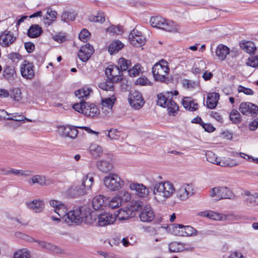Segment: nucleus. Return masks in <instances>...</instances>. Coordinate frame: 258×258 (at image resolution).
I'll return each mask as SVG.
<instances>
[{
	"mask_svg": "<svg viewBox=\"0 0 258 258\" xmlns=\"http://www.w3.org/2000/svg\"><path fill=\"white\" fill-rule=\"evenodd\" d=\"M128 102L131 106L136 109H139L145 103L142 94L137 91L130 93Z\"/></svg>",
	"mask_w": 258,
	"mask_h": 258,
	"instance_id": "obj_8",
	"label": "nucleus"
},
{
	"mask_svg": "<svg viewBox=\"0 0 258 258\" xmlns=\"http://www.w3.org/2000/svg\"><path fill=\"white\" fill-rule=\"evenodd\" d=\"M80 182L74 183L67 190V195L71 198H78L87 194V191Z\"/></svg>",
	"mask_w": 258,
	"mask_h": 258,
	"instance_id": "obj_9",
	"label": "nucleus"
},
{
	"mask_svg": "<svg viewBox=\"0 0 258 258\" xmlns=\"http://www.w3.org/2000/svg\"><path fill=\"white\" fill-rule=\"evenodd\" d=\"M246 64L248 66L255 68L258 66V55L251 56L249 57L246 62Z\"/></svg>",
	"mask_w": 258,
	"mask_h": 258,
	"instance_id": "obj_60",
	"label": "nucleus"
},
{
	"mask_svg": "<svg viewBox=\"0 0 258 258\" xmlns=\"http://www.w3.org/2000/svg\"><path fill=\"white\" fill-rule=\"evenodd\" d=\"M90 35L91 33L88 30L83 29L79 34V38L82 41L86 42L89 39Z\"/></svg>",
	"mask_w": 258,
	"mask_h": 258,
	"instance_id": "obj_55",
	"label": "nucleus"
},
{
	"mask_svg": "<svg viewBox=\"0 0 258 258\" xmlns=\"http://www.w3.org/2000/svg\"><path fill=\"white\" fill-rule=\"evenodd\" d=\"M96 215L89 211H83L81 208L71 210L68 212L66 222L79 224L82 222L92 224L96 220Z\"/></svg>",
	"mask_w": 258,
	"mask_h": 258,
	"instance_id": "obj_1",
	"label": "nucleus"
},
{
	"mask_svg": "<svg viewBox=\"0 0 258 258\" xmlns=\"http://www.w3.org/2000/svg\"><path fill=\"white\" fill-rule=\"evenodd\" d=\"M118 64L119 65V70L121 72H122L123 71H126L128 68V66L131 64V61L122 57L119 59Z\"/></svg>",
	"mask_w": 258,
	"mask_h": 258,
	"instance_id": "obj_51",
	"label": "nucleus"
},
{
	"mask_svg": "<svg viewBox=\"0 0 258 258\" xmlns=\"http://www.w3.org/2000/svg\"><path fill=\"white\" fill-rule=\"evenodd\" d=\"M206 157L208 162L222 167H234L238 165L234 160L230 158L218 159L216 155L210 151L206 153Z\"/></svg>",
	"mask_w": 258,
	"mask_h": 258,
	"instance_id": "obj_5",
	"label": "nucleus"
},
{
	"mask_svg": "<svg viewBox=\"0 0 258 258\" xmlns=\"http://www.w3.org/2000/svg\"><path fill=\"white\" fill-rule=\"evenodd\" d=\"M86 102L84 101H81L79 103H75L73 105V108L76 111L83 113L84 107H85Z\"/></svg>",
	"mask_w": 258,
	"mask_h": 258,
	"instance_id": "obj_62",
	"label": "nucleus"
},
{
	"mask_svg": "<svg viewBox=\"0 0 258 258\" xmlns=\"http://www.w3.org/2000/svg\"><path fill=\"white\" fill-rule=\"evenodd\" d=\"M22 92L19 88H14L10 90L9 96L14 101L19 102L22 99Z\"/></svg>",
	"mask_w": 258,
	"mask_h": 258,
	"instance_id": "obj_38",
	"label": "nucleus"
},
{
	"mask_svg": "<svg viewBox=\"0 0 258 258\" xmlns=\"http://www.w3.org/2000/svg\"><path fill=\"white\" fill-rule=\"evenodd\" d=\"M122 204L119 196H115L111 199L109 202L108 206L111 209L118 208Z\"/></svg>",
	"mask_w": 258,
	"mask_h": 258,
	"instance_id": "obj_50",
	"label": "nucleus"
},
{
	"mask_svg": "<svg viewBox=\"0 0 258 258\" xmlns=\"http://www.w3.org/2000/svg\"><path fill=\"white\" fill-rule=\"evenodd\" d=\"M241 47L248 53H254L256 47L252 42L247 41L242 44Z\"/></svg>",
	"mask_w": 258,
	"mask_h": 258,
	"instance_id": "obj_47",
	"label": "nucleus"
},
{
	"mask_svg": "<svg viewBox=\"0 0 258 258\" xmlns=\"http://www.w3.org/2000/svg\"><path fill=\"white\" fill-rule=\"evenodd\" d=\"M98 87L102 90L110 91L111 94L114 93V87L111 81L107 79L105 82L100 83L98 84Z\"/></svg>",
	"mask_w": 258,
	"mask_h": 258,
	"instance_id": "obj_41",
	"label": "nucleus"
},
{
	"mask_svg": "<svg viewBox=\"0 0 258 258\" xmlns=\"http://www.w3.org/2000/svg\"><path fill=\"white\" fill-rule=\"evenodd\" d=\"M107 136L111 140H118L120 137V132L117 129L111 128L108 131Z\"/></svg>",
	"mask_w": 258,
	"mask_h": 258,
	"instance_id": "obj_54",
	"label": "nucleus"
},
{
	"mask_svg": "<svg viewBox=\"0 0 258 258\" xmlns=\"http://www.w3.org/2000/svg\"><path fill=\"white\" fill-rule=\"evenodd\" d=\"M141 71V65L138 63L135 65L132 69L128 71V74L131 77H136L139 75Z\"/></svg>",
	"mask_w": 258,
	"mask_h": 258,
	"instance_id": "obj_58",
	"label": "nucleus"
},
{
	"mask_svg": "<svg viewBox=\"0 0 258 258\" xmlns=\"http://www.w3.org/2000/svg\"><path fill=\"white\" fill-rule=\"evenodd\" d=\"M172 99V98H170L167 104L166 107H167L168 114L170 115L174 116L176 111L178 110V106Z\"/></svg>",
	"mask_w": 258,
	"mask_h": 258,
	"instance_id": "obj_40",
	"label": "nucleus"
},
{
	"mask_svg": "<svg viewBox=\"0 0 258 258\" xmlns=\"http://www.w3.org/2000/svg\"><path fill=\"white\" fill-rule=\"evenodd\" d=\"M220 98V95L216 92H212L208 94L207 97L206 105L210 109L215 108Z\"/></svg>",
	"mask_w": 258,
	"mask_h": 258,
	"instance_id": "obj_24",
	"label": "nucleus"
},
{
	"mask_svg": "<svg viewBox=\"0 0 258 258\" xmlns=\"http://www.w3.org/2000/svg\"><path fill=\"white\" fill-rule=\"evenodd\" d=\"M130 188L132 190H135L136 194L141 198L148 196L149 190L144 184L136 182H133L130 184Z\"/></svg>",
	"mask_w": 258,
	"mask_h": 258,
	"instance_id": "obj_19",
	"label": "nucleus"
},
{
	"mask_svg": "<svg viewBox=\"0 0 258 258\" xmlns=\"http://www.w3.org/2000/svg\"><path fill=\"white\" fill-rule=\"evenodd\" d=\"M94 52L93 46L87 43L82 46L78 52V57L83 62H86Z\"/></svg>",
	"mask_w": 258,
	"mask_h": 258,
	"instance_id": "obj_14",
	"label": "nucleus"
},
{
	"mask_svg": "<svg viewBox=\"0 0 258 258\" xmlns=\"http://www.w3.org/2000/svg\"><path fill=\"white\" fill-rule=\"evenodd\" d=\"M230 49L223 44H219L216 50V55L218 57V58L221 60H223L225 59L227 55L229 54Z\"/></svg>",
	"mask_w": 258,
	"mask_h": 258,
	"instance_id": "obj_30",
	"label": "nucleus"
},
{
	"mask_svg": "<svg viewBox=\"0 0 258 258\" xmlns=\"http://www.w3.org/2000/svg\"><path fill=\"white\" fill-rule=\"evenodd\" d=\"M83 110V114L92 117L97 116L100 113L99 110L96 105L88 102H86L85 107H84Z\"/></svg>",
	"mask_w": 258,
	"mask_h": 258,
	"instance_id": "obj_21",
	"label": "nucleus"
},
{
	"mask_svg": "<svg viewBox=\"0 0 258 258\" xmlns=\"http://www.w3.org/2000/svg\"><path fill=\"white\" fill-rule=\"evenodd\" d=\"M230 120L234 124H238L241 122L240 114L236 110H233L229 115Z\"/></svg>",
	"mask_w": 258,
	"mask_h": 258,
	"instance_id": "obj_48",
	"label": "nucleus"
},
{
	"mask_svg": "<svg viewBox=\"0 0 258 258\" xmlns=\"http://www.w3.org/2000/svg\"><path fill=\"white\" fill-rule=\"evenodd\" d=\"M210 196L211 197H217L219 200L230 199L232 200L235 198V195L229 188L227 186H218L211 189Z\"/></svg>",
	"mask_w": 258,
	"mask_h": 258,
	"instance_id": "obj_7",
	"label": "nucleus"
},
{
	"mask_svg": "<svg viewBox=\"0 0 258 258\" xmlns=\"http://www.w3.org/2000/svg\"><path fill=\"white\" fill-rule=\"evenodd\" d=\"M90 154L95 158H97L102 152V149L100 146L92 144L89 147Z\"/></svg>",
	"mask_w": 258,
	"mask_h": 258,
	"instance_id": "obj_43",
	"label": "nucleus"
},
{
	"mask_svg": "<svg viewBox=\"0 0 258 258\" xmlns=\"http://www.w3.org/2000/svg\"><path fill=\"white\" fill-rule=\"evenodd\" d=\"M176 228H178L181 229L180 235L182 236H188L192 235L196 231V229L190 226H183L181 224H177Z\"/></svg>",
	"mask_w": 258,
	"mask_h": 258,
	"instance_id": "obj_31",
	"label": "nucleus"
},
{
	"mask_svg": "<svg viewBox=\"0 0 258 258\" xmlns=\"http://www.w3.org/2000/svg\"><path fill=\"white\" fill-rule=\"evenodd\" d=\"M119 197L122 204L130 201L131 199L130 194L126 191H122Z\"/></svg>",
	"mask_w": 258,
	"mask_h": 258,
	"instance_id": "obj_63",
	"label": "nucleus"
},
{
	"mask_svg": "<svg viewBox=\"0 0 258 258\" xmlns=\"http://www.w3.org/2000/svg\"><path fill=\"white\" fill-rule=\"evenodd\" d=\"M194 194L191 185L183 184L177 190V196L182 201L187 199Z\"/></svg>",
	"mask_w": 258,
	"mask_h": 258,
	"instance_id": "obj_17",
	"label": "nucleus"
},
{
	"mask_svg": "<svg viewBox=\"0 0 258 258\" xmlns=\"http://www.w3.org/2000/svg\"><path fill=\"white\" fill-rule=\"evenodd\" d=\"M79 126H67L62 127L61 136L64 137H69L71 139H75L78 135L79 132L77 130Z\"/></svg>",
	"mask_w": 258,
	"mask_h": 258,
	"instance_id": "obj_23",
	"label": "nucleus"
},
{
	"mask_svg": "<svg viewBox=\"0 0 258 258\" xmlns=\"http://www.w3.org/2000/svg\"><path fill=\"white\" fill-rule=\"evenodd\" d=\"M16 38L13 33L5 31L0 35V45L3 47H7L13 44Z\"/></svg>",
	"mask_w": 258,
	"mask_h": 258,
	"instance_id": "obj_20",
	"label": "nucleus"
},
{
	"mask_svg": "<svg viewBox=\"0 0 258 258\" xmlns=\"http://www.w3.org/2000/svg\"><path fill=\"white\" fill-rule=\"evenodd\" d=\"M103 182L105 186L112 191L118 190L124 185V181L118 175L114 173H109L104 178Z\"/></svg>",
	"mask_w": 258,
	"mask_h": 258,
	"instance_id": "obj_6",
	"label": "nucleus"
},
{
	"mask_svg": "<svg viewBox=\"0 0 258 258\" xmlns=\"http://www.w3.org/2000/svg\"><path fill=\"white\" fill-rule=\"evenodd\" d=\"M15 74V70L9 66L6 67L4 68L3 72L4 77L7 80H11L13 79Z\"/></svg>",
	"mask_w": 258,
	"mask_h": 258,
	"instance_id": "obj_45",
	"label": "nucleus"
},
{
	"mask_svg": "<svg viewBox=\"0 0 258 258\" xmlns=\"http://www.w3.org/2000/svg\"><path fill=\"white\" fill-rule=\"evenodd\" d=\"M208 218L214 220H223V217L221 214L212 211H209Z\"/></svg>",
	"mask_w": 258,
	"mask_h": 258,
	"instance_id": "obj_64",
	"label": "nucleus"
},
{
	"mask_svg": "<svg viewBox=\"0 0 258 258\" xmlns=\"http://www.w3.org/2000/svg\"><path fill=\"white\" fill-rule=\"evenodd\" d=\"M18 235H19L23 239H25L26 237H27V238L26 239L27 240L29 241L36 242L38 243L39 245L43 248L46 249L50 251H52L57 253H59L60 252V250L58 247L50 243H48L44 241L36 240L32 237H29L27 235H26L21 233H18Z\"/></svg>",
	"mask_w": 258,
	"mask_h": 258,
	"instance_id": "obj_10",
	"label": "nucleus"
},
{
	"mask_svg": "<svg viewBox=\"0 0 258 258\" xmlns=\"http://www.w3.org/2000/svg\"><path fill=\"white\" fill-rule=\"evenodd\" d=\"M64 209L59 208H56L55 209L54 211L56 213H57L58 216L62 218V221H67V216L68 213V209H67V207L64 205Z\"/></svg>",
	"mask_w": 258,
	"mask_h": 258,
	"instance_id": "obj_53",
	"label": "nucleus"
},
{
	"mask_svg": "<svg viewBox=\"0 0 258 258\" xmlns=\"http://www.w3.org/2000/svg\"><path fill=\"white\" fill-rule=\"evenodd\" d=\"M43 33L42 28L38 24L30 26L27 31V36L31 38H35L40 36Z\"/></svg>",
	"mask_w": 258,
	"mask_h": 258,
	"instance_id": "obj_26",
	"label": "nucleus"
},
{
	"mask_svg": "<svg viewBox=\"0 0 258 258\" xmlns=\"http://www.w3.org/2000/svg\"><path fill=\"white\" fill-rule=\"evenodd\" d=\"M128 39L133 45L137 47L143 46L146 42V39L142 35L141 32L136 29L131 32Z\"/></svg>",
	"mask_w": 258,
	"mask_h": 258,
	"instance_id": "obj_12",
	"label": "nucleus"
},
{
	"mask_svg": "<svg viewBox=\"0 0 258 258\" xmlns=\"http://www.w3.org/2000/svg\"><path fill=\"white\" fill-rule=\"evenodd\" d=\"M172 92H167L166 94L159 93L157 94V105L163 108L166 107L167 104L169 101L170 98H172Z\"/></svg>",
	"mask_w": 258,
	"mask_h": 258,
	"instance_id": "obj_25",
	"label": "nucleus"
},
{
	"mask_svg": "<svg viewBox=\"0 0 258 258\" xmlns=\"http://www.w3.org/2000/svg\"><path fill=\"white\" fill-rule=\"evenodd\" d=\"M91 91L92 90L89 88H83L76 90L75 92V94L79 99H84V98L86 99Z\"/></svg>",
	"mask_w": 258,
	"mask_h": 258,
	"instance_id": "obj_42",
	"label": "nucleus"
},
{
	"mask_svg": "<svg viewBox=\"0 0 258 258\" xmlns=\"http://www.w3.org/2000/svg\"><path fill=\"white\" fill-rule=\"evenodd\" d=\"M105 199L106 197L103 195H98L95 196L92 200V206L95 210H99L102 209L105 204Z\"/></svg>",
	"mask_w": 258,
	"mask_h": 258,
	"instance_id": "obj_32",
	"label": "nucleus"
},
{
	"mask_svg": "<svg viewBox=\"0 0 258 258\" xmlns=\"http://www.w3.org/2000/svg\"><path fill=\"white\" fill-rule=\"evenodd\" d=\"M185 244L181 242H174L169 244V250L172 252H179L183 251L186 249Z\"/></svg>",
	"mask_w": 258,
	"mask_h": 258,
	"instance_id": "obj_37",
	"label": "nucleus"
},
{
	"mask_svg": "<svg viewBox=\"0 0 258 258\" xmlns=\"http://www.w3.org/2000/svg\"><path fill=\"white\" fill-rule=\"evenodd\" d=\"M109 95V97L102 100V105L103 107L111 109L116 100V97L114 93L110 94Z\"/></svg>",
	"mask_w": 258,
	"mask_h": 258,
	"instance_id": "obj_36",
	"label": "nucleus"
},
{
	"mask_svg": "<svg viewBox=\"0 0 258 258\" xmlns=\"http://www.w3.org/2000/svg\"><path fill=\"white\" fill-rule=\"evenodd\" d=\"M34 67L32 63L25 60L21 65L20 71L22 76L26 79H32L34 76Z\"/></svg>",
	"mask_w": 258,
	"mask_h": 258,
	"instance_id": "obj_13",
	"label": "nucleus"
},
{
	"mask_svg": "<svg viewBox=\"0 0 258 258\" xmlns=\"http://www.w3.org/2000/svg\"><path fill=\"white\" fill-rule=\"evenodd\" d=\"M76 15L74 12H64L61 15V20L67 22L69 21H74L76 18Z\"/></svg>",
	"mask_w": 258,
	"mask_h": 258,
	"instance_id": "obj_52",
	"label": "nucleus"
},
{
	"mask_svg": "<svg viewBox=\"0 0 258 258\" xmlns=\"http://www.w3.org/2000/svg\"><path fill=\"white\" fill-rule=\"evenodd\" d=\"M2 174L3 175H9L13 174L18 176H29L31 175V171L30 170H22L15 169H9V170L6 171V172H2Z\"/></svg>",
	"mask_w": 258,
	"mask_h": 258,
	"instance_id": "obj_35",
	"label": "nucleus"
},
{
	"mask_svg": "<svg viewBox=\"0 0 258 258\" xmlns=\"http://www.w3.org/2000/svg\"><path fill=\"white\" fill-rule=\"evenodd\" d=\"M28 182L31 185L37 183L41 186H48L53 183V180L50 178H47L45 176L37 174L33 175Z\"/></svg>",
	"mask_w": 258,
	"mask_h": 258,
	"instance_id": "obj_16",
	"label": "nucleus"
},
{
	"mask_svg": "<svg viewBox=\"0 0 258 258\" xmlns=\"http://www.w3.org/2000/svg\"><path fill=\"white\" fill-rule=\"evenodd\" d=\"M183 107L190 111H195L198 109V104L191 100L190 97H185L182 101Z\"/></svg>",
	"mask_w": 258,
	"mask_h": 258,
	"instance_id": "obj_29",
	"label": "nucleus"
},
{
	"mask_svg": "<svg viewBox=\"0 0 258 258\" xmlns=\"http://www.w3.org/2000/svg\"><path fill=\"white\" fill-rule=\"evenodd\" d=\"M27 207L33 211L38 213L44 208V204L42 201L34 200L32 202L26 203Z\"/></svg>",
	"mask_w": 258,
	"mask_h": 258,
	"instance_id": "obj_28",
	"label": "nucleus"
},
{
	"mask_svg": "<svg viewBox=\"0 0 258 258\" xmlns=\"http://www.w3.org/2000/svg\"><path fill=\"white\" fill-rule=\"evenodd\" d=\"M124 46L123 43L119 40L113 41L108 47V52L110 54H113L118 52Z\"/></svg>",
	"mask_w": 258,
	"mask_h": 258,
	"instance_id": "obj_33",
	"label": "nucleus"
},
{
	"mask_svg": "<svg viewBox=\"0 0 258 258\" xmlns=\"http://www.w3.org/2000/svg\"><path fill=\"white\" fill-rule=\"evenodd\" d=\"M175 190L173 184L169 181L157 182L154 184V194H158L165 199L170 197Z\"/></svg>",
	"mask_w": 258,
	"mask_h": 258,
	"instance_id": "obj_4",
	"label": "nucleus"
},
{
	"mask_svg": "<svg viewBox=\"0 0 258 258\" xmlns=\"http://www.w3.org/2000/svg\"><path fill=\"white\" fill-rule=\"evenodd\" d=\"M198 67H197V64H196V67L192 69V72L196 75L201 73L206 69L205 63L203 60H201L198 62Z\"/></svg>",
	"mask_w": 258,
	"mask_h": 258,
	"instance_id": "obj_56",
	"label": "nucleus"
},
{
	"mask_svg": "<svg viewBox=\"0 0 258 258\" xmlns=\"http://www.w3.org/2000/svg\"><path fill=\"white\" fill-rule=\"evenodd\" d=\"M106 31L114 34H119L122 32V27L121 26L112 25L106 29Z\"/></svg>",
	"mask_w": 258,
	"mask_h": 258,
	"instance_id": "obj_57",
	"label": "nucleus"
},
{
	"mask_svg": "<svg viewBox=\"0 0 258 258\" xmlns=\"http://www.w3.org/2000/svg\"><path fill=\"white\" fill-rule=\"evenodd\" d=\"M150 23L153 27L171 32H177L179 27L175 22L165 19L161 16L152 17L150 19Z\"/></svg>",
	"mask_w": 258,
	"mask_h": 258,
	"instance_id": "obj_2",
	"label": "nucleus"
},
{
	"mask_svg": "<svg viewBox=\"0 0 258 258\" xmlns=\"http://www.w3.org/2000/svg\"><path fill=\"white\" fill-rule=\"evenodd\" d=\"M94 182V178L90 173L83 174L81 180V184L85 187L84 189L87 191L91 188Z\"/></svg>",
	"mask_w": 258,
	"mask_h": 258,
	"instance_id": "obj_27",
	"label": "nucleus"
},
{
	"mask_svg": "<svg viewBox=\"0 0 258 258\" xmlns=\"http://www.w3.org/2000/svg\"><path fill=\"white\" fill-rule=\"evenodd\" d=\"M239 110L243 115L255 116L258 114V106L250 102H242Z\"/></svg>",
	"mask_w": 258,
	"mask_h": 258,
	"instance_id": "obj_11",
	"label": "nucleus"
},
{
	"mask_svg": "<svg viewBox=\"0 0 258 258\" xmlns=\"http://www.w3.org/2000/svg\"><path fill=\"white\" fill-rule=\"evenodd\" d=\"M141 220L144 222L152 221L155 218L154 212L150 205H145L139 215Z\"/></svg>",
	"mask_w": 258,
	"mask_h": 258,
	"instance_id": "obj_18",
	"label": "nucleus"
},
{
	"mask_svg": "<svg viewBox=\"0 0 258 258\" xmlns=\"http://www.w3.org/2000/svg\"><path fill=\"white\" fill-rule=\"evenodd\" d=\"M118 217L120 220H127L135 216L134 213H132V210L130 209H127L126 210L120 209L118 211Z\"/></svg>",
	"mask_w": 258,
	"mask_h": 258,
	"instance_id": "obj_39",
	"label": "nucleus"
},
{
	"mask_svg": "<svg viewBox=\"0 0 258 258\" xmlns=\"http://www.w3.org/2000/svg\"><path fill=\"white\" fill-rule=\"evenodd\" d=\"M105 18L103 13L99 12L96 15H91L89 17V20L90 22H100L101 23L105 21Z\"/></svg>",
	"mask_w": 258,
	"mask_h": 258,
	"instance_id": "obj_44",
	"label": "nucleus"
},
{
	"mask_svg": "<svg viewBox=\"0 0 258 258\" xmlns=\"http://www.w3.org/2000/svg\"><path fill=\"white\" fill-rule=\"evenodd\" d=\"M29 251L26 248L19 249L14 253V258H30Z\"/></svg>",
	"mask_w": 258,
	"mask_h": 258,
	"instance_id": "obj_46",
	"label": "nucleus"
},
{
	"mask_svg": "<svg viewBox=\"0 0 258 258\" xmlns=\"http://www.w3.org/2000/svg\"><path fill=\"white\" fill-rule=\"evenodd\" d=\"M143 203L142 202L140 201H135L133 203L132 206L130 209L132 210V213H134V212L135 211H139L143 210Z\"/></svg>",
	"mask_w": 258,
	"mask_h": 258,
	"instance_id": "obj_61",
	"label": "nucleus"
},
{
	"mask_svg": "<svg viewBox=\"0 0 258 258\" xmlns=\"http://www.w3.org/2000/svg\"><path fill=\"white\" fill-rule=\"evenodd\" d=\"M114 73H120L118 66H110L106 69L105 74L108 78H111L114 75Z\"/></svg>",
	"mask_w": 258,
	"mask_h": 258,
	"instance_id": "obj_49",
	"label": "nucleus"
},
{
	"mask_svg": "<svg viewBox=\"0 0 258 258\" xmlns=\"http://www.w3.org/2000/svg\"><path fill=\"white\" fill-rule=\"evenodd\" d=\"M97 166L99 170L102 172L107 173L113 168V165L111 159H102L97 163Z\"/></svg>",
	"mask_w": 258,
	"mask_h": 258,
	"instance_id": "obj_22",
	"label": "nucleus"
},
{
	"mask_svg": "<svg viewBox=\"0 0 258 258\" xmlns=\"http://www.w3.org/2000/svg\"><path fill=\"white\" fill-rule=\"evenodd\" d=\"M169 72V68L167 62L162 60L161 62L156 63L152 68V73L155 80L168 83L169 80L167 76Z\"/></svg>",
	"mask_w": 258,
	"mask_h": 258,
	"instance_id": "obj_3",
	"label": "nucleus"
},
{
	"mask_svg": "<svg viewBox=\"0 0 258 258\" xmlns=\"http://www.w3.org/2000/svg\"><path fill=\"white\" fill-rule=\"evenodd\" d=\"M97 224L99 226H105L113 223L116 220L115 215L109 213H103L97 215Z\"/></svg>",
	"mask_w": 258,
	"mask_h": 258,
	"instance_id": "obj_15",
	"label": "nucleus"
},
{
	"mask_svg": "<svg viewBox=\"0 0 258 258\" xmlns=\"http://www.w3.org/2000/svg\"><path fill=\"white\" fill-rule=\"evenodd\" d=\"M244 195L246 196L245 201L250 205H258V193L251 194L249 191H245Z\"/></svg>",
	"mask_w": 258,
	"mask_h": 258,
	"instance_id": "obj_34",
	"label": "nucleus"
},
{
	"mask_svg": "<svg viewBox=\"0 0 258 258\" xmlns=\"http://www.w3.org/2000/svg\"><path fill=\"white\" fill-rule=\"evenodd\" d=\"M135 84L140 86H150L152 83L146 77H143L138 78L135 82Z\"/></svg>",
	"mask_w": 258,
	"mask_h": 258,
	"instance_id": "obj_59",
	"label": "nucleus"
}]
</instances>
